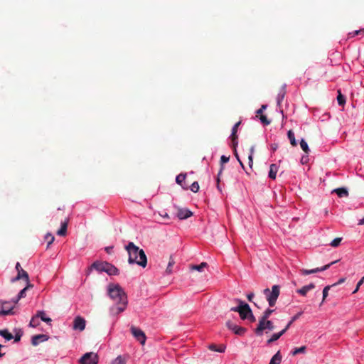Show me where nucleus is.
I'll use <instances>...</instances> for the list:
<instances>
[{"instance_id": "nucleus-31", "label": "nucleus", "mask_w": 364, "mask_h": 364, "mask_svg": "<svg viewBox=\"0 0 364 364\" xmlns=\"http://www.w3.org/2000/svg\"><path fill=\"white\" fill-rule=\"evenodd\" d=\"M255 153V146H252L250 149V153L248 155L249 166L252 167L253 165V155Z\"/></svg>"}, {"instance_id": "nucleus-22", "label": "nucleus", "mask_w": 364, "mask_h": 364, "mask_svg": "<svg viewBox=\"0 0 364 364\" xmlns=\"http://www.w3.org/2000/svg\"><path fill=\"white\" fill-rule=\"evenodd\" d=\"M285 333V330H282L281 331L274 333L272 337L267 340V344H270L276 341H277Z\"/></svg>"}, {"instance_id": "nucleus-5", "label": "nucleus", "mask_w": 364, "mask_h": 364, "mask_svg": "<svg viewBox=\"0 0 364 364\" xmlns=\"http://www.w3.org/2000/svg\"><path fill=\"white\" fill-rule=\"evenodd\" d=\"M274 328V326L271 321L268 319H259V323L255 330V333L257 336H262L264 330L269 329L272 331Z\"/></svg>"}, {"instance_id": "nucleus-35", "label": "nucleus", "mask_w": 364, "mask_h": 364, "mask_svg": "<svg viewBox=\"0 0 364 364\" xmlns=\"http://www.w3.org/2000/svg\"><path fill=\"white\" fill-rule=\"evenodd\" d=\"M300 146H301V148L302 149V150L306 153V154H309V151H310V149L309 148V146L306 143V141L304 140V139H301V141H300Z\"/></svg>"}, {"instance_id": "nucleus-34", "label": "nucleus", "mask_w": 364, "mask_h": 364, "mask_svg": "<svg viewBox=\"0 0 364 364\" xmlns=\"http://www.w3.org/2000/svg\"><path fill=\"white\" fill-rule=\"evenodd\" d=\"M338 96H337V101L339 105L343 106L346 103V98L345 97L341 94V91H338Z\"/></svg>"}, {"instance_id": "nucleus-27", "label": "nucleus", "mask_w": 364, "mask_h": 364, "mask_svg": "<svg viewBox=\"0 0 364 364\" xmlns=\"http://www.w3.org/2000/svg\"><path fill=\"white\" fill-rule=\"evenodd\" d=\"M287 136H288V139L290 141V144L293 146H296L297 145V142H296V139H295L294 133V132L292 130H289L288 131Z\"/></svg>"}, {"instance_id": "nucleus-50", "label": "nucleus", "mask_w": 364, "mask_h": 364, "mask_svg": "<svg viewBox=\"0 0 364 364\" xmlns=\"http://www.w3.org/2000/svg\"><path fill=\"white\" fill-rule=\"evenodd\" d=\"M254 296H255V294L252 292H251L247 295V298L248 301L250 302L252 301V299Z\"/></svg>"}, {"instance_id": "nucleus-18", "label": "nucleus", "mask_w": 364, "mask_h": 364, "mask_svg": "<svg viewBox=\"0 0 364 364\" xmlns=\"http://www.w3.org/2000/svg\"><path fill=\"white\" fill-rule=\"evenodd\" d=\"M208 266V264L206 262H202L200 264L198 265H189V270L188 272V274H192L194 271H197L199 272H201L205 267Z\"/></svg>"}, {"instance_id": "nucleus-28", "label": "nucleus", "mask_w": 364, "mask_h": 364, "mask_svg": "<svg viewBox=\"0 0 364 364\" xmlns=\"http://www.w3.org/2000/svg\"><path fill=\"white\" fill-rule=\"evenodd\" d=\"M67 223L64 222L61 223L60 228L58 230L57 235L59 236H65L67 232Z\"/></svg>"}, {"instance_id": "nucleus-10", "label": "nucleus", "mask_w": 364, "mask_h": 364, "mask_svg": "<svg viewBox=\"0 0 364 364\" xmlns=\"http://www.w3.org/2000/svg\"><path fill=\"white\" fill-rule=\"evenodd\" d=\"M86 321L84 318L77 316L74 318L73 328L75 331H82L85 330Z\"/></svg>"}, {"instance_id": "nucleus-7", "label": "nucleus", "mask_w": 364, "mask_h": 364, "mask_svg": "<svg viewBox=\"0 0 364 364\" xmlns=\"http://www.w3.org/2000/svg\"><path fill=\"white\" fill-rule=\"evenodd\" d=\"M16 269L18 272L16 277L11 279V282H15L21 279H23L27 283L29 282V277L28 273L22 269L19 262L16 264Z\"/></svg>"}, {"instance_id": "nucleus-60", "label": "nucleus", "mask_w": 364, "mask_h": 364, "mask_svg": "<svg viewBox=\"0 0 364 364\" xmlns=\"http://www.w3.org/2000/svg\"><path fill=\"white\" fill-rule=\"evenodd\" d=\"M234 148H235V146H234ZM235 157L237 158V160H238V159H240L239 156H238V154H237V153L236 151V149H235Z\"/></svg>"}, {"instance_id": "nucleus-13", "label": "nucleus", "mask_w": 364, "mask_h": 364, "mask_svg": "<svg viewBox=\"0 0 364 364\" xmlns=\"http://www.w3.org/2000/svg\"><path fill=\"white\" fill-rule=\"evenodd\" d=\"M226 326L228 329L232 331L235 334L239 336L243 335L247 331L245 328L238 326L230 321L226 323Z\"/></svg>"}, {"instance_id": "nucleus-15", "label": "nucleus", "mask_w": 364, "mask_h": 364, "mask_svg": "<svg viewBox=\"0 0 364 364\" xmlns=\"http://www.w3.org/2000/svg\"><path fill=\"white\" fill-rule=\"evenodd\" d=\"M186 174L183 173V189H188L190 188L191 191L193 193H197L199 190V185L197 181H194L190 186L186 181Z\"/></svg>"}, {"instance_id": "nucleus-42", "label": "nucleus", "mask_w": 364, "mask_h": 364, "mask_svg": "<svg viewBox=\"0 0 364 364\" xmlns=\"http://www.w3.org/2000/svg\"><path fill=\"white\" fill-rule=\"evenodd\" d=\"M259 119L261 122L264 125H268L270 124V121L267 119L265 115L261 114L259 117Z\"/></svg>"}, {"instance_id": "nucleus-44", "label": "nucleus", "mask_w": 364, "mask_h": 364, "mask_svg": "<svg viewBox=\"0 0 364 364\" xmlns=\"http://www.w3.org/2000/svg\"><path fill=\"white\" fill-rule=\"evenodd\" d=\"M174 263H175V262H174L173 259L172 258V257H171L168 264L167 269H166V272L168 273H171L172 271H171V267L174 264Z\"/></svg>"}, {"instance_id": "nucleus-32", "label": "nucleus", "mask_w": 364, "mask_h": 364, "mask_svg": "<svg viewBox=\"0 0 364 364\" xmlns=\"http://www.w3.org/2000/svg\"><path fill=\"white\" fill-rule=\"evenodd\" d=\"M274 311V309H266L262 316L259 318V319H268L271 314Z\"/></svg>"}, {"instance_id": "nucleus-46", "label": "nucleus", "mask_w": 364, "mask_h": 364, "mask_svg": "<svg viewBox=\"0 0 364 364\" xmlns=\"http://www.w3.org/2000/svg\"><path fill=\"white\" fill-rule=\"evenodd\" d=\"M193 215V213L188 210V209H183V220L191 217Z\"/></svg>"}, {"instance_id": "nucleus-30", "label": "nucleus", "mask_w": 364, "mask_h": 364, "mask_svg": "<svg viewBox=\"0 0 364 364\" xmlns=\"http://www.w3.org/2000/svg\"><path fill=\"white\" fill-rule=\"evenodd\" d=\"M209 349L210 350H213V351H216V352H219V353H223L225 351V346H220L218 347L215 344H211V345L209 346Z\"/></svg>"}, {"instance_id": "nucleus-38", "label": "nucleus", "mask_w": 364, "mask_h": 364, "mask_svg": "<svg viewBox=\"0 0 364 364\" xmlns=\"http://www.w3.org/2000/svg\"><path fill=\"white\" fill-rule=\"evenodd\" d=\"M305 351H306V347L305 346H301L300 348H295L294 350V351L292 352V355H296L298 353H305Z\"/></svg>"}, {"instance_id": "nucleus-53", "label": "nucleus", "mask_w": 364, "mask_h": 364, "mask_svg": "<svg viewBox=\"0 0 364 364\" xmlns=\"http://www.w3.org/2000/svg\"><path fill=\"white\" fill-rule=\"evenodd\" d=\"M21 334H18V333L16 334L15 336L14 337V341L16 342L19 341L21 340Z\"/></svg>"}, {"instance_id": "nucleus-47", "label": "nucleus", "mask_w": 364, "mask_h": 364, "mask_svg": "<svg viewBox=\"0 0 364 364\" xmlns=\"http://www.w3.org/2000/svg\"><path fill=\"white\" fill-rule=\"evenodd\" d=\"M363 282H364V277L358 282L355 290L353 291V294L356 293L359 290L360 287L363 284Z\"/></svg>"}, {"instance_id": "nucleus-24", "label": "nucleus", "mask_w": 364, "mask_h": 364, "mask_svg": "<svg viewBox=\"0 0 364 364\" xmlns=\"http://www.w3.org/2000/svg\"><path fill=\"white\" fill-rule=\"evenodd\" d=\"M277 171V166L274 164H271L269 168V177L272 179H275Z\"/></svg>"}, {"instance_id": "nucleus-45", "label": "nucleus", "mask_w": 364, "mask_h": 364, "mask_svg": "<svg viewBox=\"0 0 364 364\" xmlns=\"http://www.w3.org/2000/svg\"><path fill=\"white\" fill-rule=\"evenodd\" d=\"M224 167H220V169L218 173V178H217V188L219 190V191L221 192V188H220V174L222 173V171L223 170Z\"/></svg>"}, {"instance_id": "nucleus-12", "label": "nucleus", "mask_w": 364, "mask_h": 364, "mask_svg": "<svg viewBox=\"0 0 364 364\" xmlns=\"http://www.w3.org/2000/svg\"><path fill=\"white\" fill-rule=\"evenodd\" d=\"M336 262H337V261L332 262H331L326 265H324L320 268L318 267V268H315V269H309V270L303 269L301 270V272L303 275H308L310 274L317 273V272L328 269L332 264H335Z\"/></svg>"}, {"instance_id": "nucleus-59", "label": "nucleus", "mask_w": 364, "mask_h": 364, "mask_svg": "<svg viewBox=\"0 0 364 364\" xmlns=\"http://www.w3.org/2000/svg\"><path fill=\"white\" fill-rule=\"evenodd\" d=\"M272 149L273 151H275L277 149V144H273L272 146Z\"/></svg>"}, {"instance_id": "nucleus-37", "label": "nucleus", "mask_w": 364, "mask_h": 364, "mask_svg": "<svg viewBox=\"0 0 364 364\" xmlns=\"http://www.w3.org/2000/svg\"><path fill=\"white\" fill-rule=\"evenodd\" d=\"M45 239L48 242V247L50 245H51L53 242L55 237L52 234L48 233L46 235Z\"/></svg>"}, {"instance_id": "nucleus-26", "label": "nucleus", "mask_w": 364, "mask_h": 364, "mask_svg": "<svg viewBox=\"0 0 364 364\" xmlns=\"http://www.w3.org/2000/svg\"><path fill=\"white\" fill-rule=\"evenodd\" d=\"M0 336L4 338L6 341H10L14 338L13 335L9 332L7 329L0 330Z\"/></svg>"}, {"instance_id": "nucleus-62", "label": "nucleus", "mask_w": 364, "mask_h": 364, "mask_svg": "<svg viewBox=\"0 0 364 364\" xmlns=\"http://www.w3.org/2000/svg\"><path fill=\"white\" fill-rule=\"evenodd\" d=\"M238 161H239V163H240V166L242 167V168H245V166H244V165H243V163L241 161V160H240V159H238Z\"/></svg>"}, {"instance_id": "nucleus-33", "label": "nucleus", "mask_w": 364, "mask_h": 364, "mask_svg": "<svg viewBox=\"0 0 364 364\" xmlns=\"http://www.w3.org/2000/svg\"><path fill=\"white\" fill-rule=\"evenodd\" d=\"M285 94H286V92L284 90V88L283 87L277 95V105L279 106L280 105L281 102L284 100Z\"/></svg>"}, {"instance_id": "nucleus-63", "label": "nucleus", "mask_w": 364, "mask_h": 364, "mask_svg": "<svg viewBox=\"0 0 364 364\" xmlns=\"http://www.w3.org/2000/svg\"><path fill=\"white\" fill-rule=\"evenodd\" d=\"M266 108H267V105H262L260 109H262V111L263 112V110L265 109Z\"/></svg>"}, {"instance_id": "nucleus-8", "label": "nucleus", "mask_w": 364, "mask_h": 364, "mask_svg": "<svg viewBox=\"0 0 364 364\" xmlns=\"http://www.w3.org/2000/svg\"><path fill=\"white\" fill-rule=\"evenodd\" d=\"M131 332L134 338L142 345H144L146 342V335L140 328L132 326Z\"/></svg>"}, {"instance_id": "nucleus-41", "label": "nucleus", "mask_w": 364, "mask_h": 364, "mask_svg": "<svg viewBox=\"0 0 364 364\" xmlns=\"http://www.w3.org/2000/svg\"><path fill=\"white\" fill-rule=\"evenodd\" d=\"M112 364H124V360L121 355H119L112 360Z\"/></svg>"}, {"instance_id": "nucleus-21", "label": "nucleus", "mask_w": 364, "mask_h": 364, "mask_svg": "<svg viewBox=\"0 0 364 364\" xmlns=\"http://www.w3.org/2000/svg\"><path fill=\"white\" fill-rule=\"evenodd\" d=\"M29 287V285H28L27 287H24L23 289H21L18 295L14 297V299H12V302H14V304H16L18 302V301L22 299V298H24L26 295V290L28 289V287Z\"/></svg>"}, {"instance_id": "nucleus-29", "label": "nucleus", "mask_w": 364, "mask_h": 364, "mask_svg": "<svg viewBox=\"0 0 364 364\" xmlns=\"http://www.w3.org/2000/svg\"><path fill=\"white\" fill-rule=\"evenodd\" d=\"M303 313L302 312H299L298 314H296L295 316H294L290 320V321L287 323V325L285 326V328L283 329V330H285V333L287 332V331L290 328V326H291V324L296 321L297 320L302 314Z\"/></svg>"}, {"instance_id": "nucleus-3", "label": "nucleus", "mask_w": 364, "mask_h": 364, "mask_svg": "<svg viewBox=\"0 0 364 364\" xmlns=\"http://www.w3.org/2000/svg\"><path fill=\"white\" fill-rule=\"evenodd\" d=\"M263 294L268 301L269 306L273 307L276 304L277 300L280 294V287L279 285H274L271 290L267 288L264 289Z\"/></svg>"}, {"instance_id": "nucleus-52", "label": "nucleus", "mask_w": 364, "mask_h": 364, "mask_svg": "<svg viewBox=\"0 0 364 364\" xmlns=\"http://www.w3.org/2000/svg\"><path fill=\"white\" fill-rule=\"evenodd\" d=\"M307 161H308V156H302L301 157V162L302 164L307 163Z\"/></svg>"}, {"instance_id": "nucleus-39", "label": "nucleus", "mask_w": 364, "mask_h": 364, "mask_svg": "<svg viewBox=\"0 0 364 364\" xmlns=\"http://www.w3.org/2000/svg\"><path fill=\"white\" fill-rule=\"evenodd\" d=\"M331 286L328 285L324 287L323 290V300L322 303L325 301L326 298L328 296V291L331 289Z\"/></svg>"}, {"instance_id": "nucleus-16", "label": "nucleus", "mask_w": 364, "mask_h": 364, "mask_svg": "<svg viewBox=\"0 0 364 364\" xmlns=\"http://www.w3.org/2000/svg\"><path fill=\"white\" fill-rule=\"evenodd\" d=\"M240 122H237L232 129L231 139L233 146H236L238 144L237 132L238 127L240 126Z\"/></svg>"}, {"instance_id": "nucleus-51", "label": "nucleus", "mask_w": 364, "mask_h": 364, "mask_svg": "<svg viewBox=\"0 0 364 364\" xmlns=\"http://www.w3.org/2000/svg\"><path fill=\"white\" fill-rule=\"evenodd\" d=\"M247 319H250L252 322L255 321V317L254 316L252 311H251V314H250L249 317Z\"/></svg>"}, {"instance_id": "nucleus-48", "label": "nucleus", "mask_w": 364, "mask_h": 364, "mask_svg": "<svg viewBox=\"0 0 364 364\" xmlns=\"http://www.w3.org/2000/svg\"><path fill=\"white\" fill-rule=\"evenodd\" d=\"M229 157L228 156H226L225 155H223L220 158V163H221V167L223 166V164H225V163H228V161H229Z\"/></svg>"}, {"instance_id": "nucleus-1", "label": "nucleus", "mask_w": 364, "mask_h": 364, "mask_svg": "<svg viewBox=\"0 0 364 364\" xmlns=\"http://www.w3.org/2000/svg\"><path fill=\"white\" fill-rule=\"evenodd\" d=\"M108 294L109 297L115 303L110 308V314L117 316L123 312L127 306V296L124 291L119 284H109L108 286Z\"/></svg>"}, {"instance_id": "nucleus-54", "label": "nucleus", "mask_w": 364, "mask_h": 364, "mask_svg": "<svg viewBox=\"0 0 364 364\" xmlns=\"http://www.w3.org/2000/svg\"><path fill=\"white\" fill-rule=\"evenodd\" d=\"M344 281H345V278H341V279H340L338 280V282L335 283V284H333L332 286H336V285H338V284H341V283L344 282Z\"/></svg>"}, {"instance_id": "nucleus-56", "label": "nucleus", "mask_w": 364, "mask_h": 364, "mask_svg": "<svg viewBox=\"0 0 364 364\" xmlns=\"http://www.w3.org/2000/svg\"><path fill=\"white\" fill-rule=\"evenodd\" d=\"M262 109H259L257 111V116L258 117H260L261 114H262Z\"/></svg>"}, {"instance_id": "nucleus-57", "label": "nucleus", "mask_w": 364, "mask_h": 364, "mask_svg": "<svg viewBox=\"0 0 364 364\" xmlns=\"http://www.w3.org/2000/svg\"><path fill=\"white\" fill-rule=\"evenodd\" d=\"M112 249V247H107L105 250L107 253H110V250Z\"/></svg>"}, {"instance_id": "nucleus-49", "label": "nucleus", "mask_w": 364, "mask_h": 364, "mask_svg": "<svg viewBox=\"0 0 364 364\" xmlns=\"http://www.w3.org/2000/svg\"><path fill=\"white\" fill-rule=\"evenodd\" d=\"M176 182L179 185H182V173H179L176 176Z\"/></svg>"}, {"instance_id": "nucleus-61", "label": "nucleus", "mask_w": 364, "mask_h": 364, "mask_svg": "<svg viewBox=\"0 0 364 364\" xmlns=\"http://www.w3.org/2000/svg\"><path fill=\"white\" fill-rule=\"evenodd\" d=\"M238 161H239V163H240V166L242 167V168H245V166H244V165H243V163L241 161V160H240V159H238Z\"/></svg>"}, {"instance_id": "nucleus-4", "label": "nucleus", "mask_w": 364, "mask_h": 364, "mask_svg": "<svg viewBox=\"0 0 364 364\" xmlns=\"http://www.w3.org/2000/svg\"><path fill=\"white\" fill-rule=\"evenodd\" d=\"M235 301L238 303V306L236 307H232L230 311L238 312L241 319H247L249 317L250 314H251V309L250 306L241 299H237Z\"/></svg>"}, {"instance_id": "nucleus-23", "label": "nucleus", "mask_w": 364, "mask_h": 364, "mask_svg": "<svg viewBox=\"0 0 364 364\" xmlns=\"http://www.w3.org/2000/svg\"><path fill=\"white\" fill-rule=\"evenodd\" d=\"M333 193H336L340 198L346 197L348 196V190L346 188H338L334 189Z\"/></svg>"}, {"instance_id": "nucleus-9", "label": "nucleus", "mask_w": 364, "mask_h": 364, "mask_svg": "<svg viewBox=\"0 0 364 364\" xmlns=\"http://www.w3.org/2000/svg\"><path fill=\"white\" fill-rule=\"evenodd\" d=\"M107 263V262H102L99 260L94 262L89 267L87 274H89L93 269L99 272H105Z\"/></svg>"}, {"instance_id": "nucleus-17", "label": "nucleus", "mask_w": 364, "mask_h": 364, "mask_svg": "<svg viewBox=\"0 0 364 364\" xmlns=\"http://www.w3.org/2000/svg\"><path fill=\"white\" fill-rule=\"evenodd\" d=\"M105 272L109 276H115L119 274V270L114 265L108 262Z\"/></svg>"}, {"instance_id": "nucleus-11", "label": "nucleus", "mask_w": 364, "mask_h": 364, "mask_svg": "<svg viewBox=\"0 0 364 364\" xmlns=\"http://www.w3.org/2000/svg\"><path fill=\"white\" fill-rule=\"evenodd\" d=\"M2 306L0 309V316H7V315H14V312L13 311L14 306H9L10 303L9 301H2Z\"/></svg>"}, {"instance_id": "nucleus-55", "label": "nucleus", "mask_w": 364, "mask_h": 364, "mask_svg": "<svg viewBox=\"0 0 364 364\" xmlns=\"http://www.w3.org/2000/svg\"><path fill=\"white\" fill-rule=\"evenodd\" d=\"M177 216L180 220H182V211L179 210L177 213Z\"/></svg>"}, {"instance_id": "nucleus-25", "label": "nucleus", "mask_w": 364, "mask_h": 364, "mask_svg": "<svg viewBox=\"0 0 364 364\" xmlns=\"http://www.w3.org/2000/svg\"><path fill=\"white\" fill-rule=\"evenodd\" d=\"M282 361V355L280 351L277 352L275 355L271 358L269 364H279Z\"/></svg>"}, {"instance_id": "nucleus-6", "label": "nucleus", "mask_w": 364, "mask_h": 364, "mask_svg": "<svg viewBox=\"0 0 364 364\" xmlns=\"http://www.w3.org/2000/svg\"><path fill=\"white\" fill-rule=\"evenodd\" d=\"M98 355L97 353L93 352H89L85 353L80 359V364H97Z\"/></svg>"}, {"instance_id": "nucleus-40", "label": "nucleus", "mask_w": 364, "mask_h": 364, "mask_svg": "<svg viewBox=\"0 0 364 364\" xmlns=\"http://www.w3.org/2000/svg\"><path fill=\"white\" fill-rule=\"evenodd\" d=\"M341 240H342L341 237H336L332 240V242H331V245L333 247H336L340 245Z\"/></svg>"}, {"instance_id": "nucleus-58", "label": "nucleus", "mask_w": 364, "mask_h": 364, "mask_svg": "<svg viewBox=\"0 0 364 364\" xmlns=\"http://www.w3.org/2000/svg\"><path fill=\"white\" fill-rule=\"evenodd\" d=\"M358 225H364V218L359 220Z\"/></svg>"}, {"instance_id": "nucleus-43", "label": "nucleus", "mask_w": 364, "mask_h": 364, "mask_svg": "<svg viewBox=\"0 0 364 364\" xmlns=\"http://www.w3.org/2000/svg\"><path fill=\"white\" fill-rule=\"evenodd\" d=\"M359 34H364V29H360V30H357L353 32L349 33V36L350 38H353Z\"/></svg>"}, {"instance_id": "nucleus-19", "label": "nucleus", "mask_w": 364, "mask_h": 364, "mask_svg": "<svg viewBox=\"0 0 364 364\" xmlns=\"http://www.w3.org/2000/svg\"><path fill=\"white\" fill-rule=\"evenodd\" d=\"M36 315L38 318H41V321L46 322V323H51V318L46 316V314L44 311H38Z\"/></svg>"}, {"instance_id": "nucleus-36", "label": "nucleus", "mask_w": 364, "mask_h": 364, "mask_svg": "<svg viewBox=\"0 0 364 364\" xmlns=\"http://www.w3.org/2000/svg\"><path fill=\"white\" fill-rule=\"evenodd\" d=\"M38 319V318L36 317V315L33 316L30 321L29 326L33 328L38 326L39 325Z\"/></svg>"}, {"instance_id": "nucleus-2", "label": "nucleus", "mask_w": 364, "mask_h": 364, "mask_svg": "<svg viewBox=\"0 0 364 364\" xmlns=\"http://www.w3.org/2000/svg\"><path fill=\"white\" fill-rule=\"evenodd\" d=\"M128 253L129 264H136L143 268L147 265V257L142 249H140L133 242H129L124 247Z\"/></svg>"}, {"instance_id": "nucleus-20", "label": "nucleus", "mask_w": 364, "mask_h": 364, "mask_svg": "<svg viewBox=\"0 0 364 364\" xmlns=\"http://www.w3.org/2000/svg\"><path fill=\"white\" fill-rule=\"evenodd\" d=\"M315 285L313 283L309 284V285L304 286L302 288L297 289L296 292L302 296H306V293L314 289Z\"/></svg>"}, {"instance_id": "nucleus-14", "label": "nucleus", "mask_w": 364, "mask_h": 364, "mask_svg": "<svg viewBox=\"0 0 364 364\" xmlns=\"http://www.w3.org/2000/svg\"><path fill=\"white\" fill-rule=\"evenodd\" d=\"M49 338L48 336L46 334H38L33 336L31 339V343L33 346H38L40 343L48 341Z\"/></svg>"}]
</instances>
